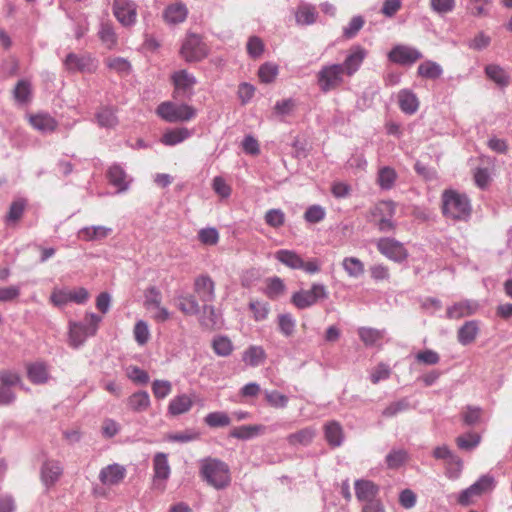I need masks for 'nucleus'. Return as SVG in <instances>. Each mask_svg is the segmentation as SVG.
I'll return each instance as SVG.
<instances>
[{
	"label": "nucleus",
	"instance_id": "5",
	"mask_svg": "<svg viewBox=\"0 0 512 512\" xmlns=\"http://www.w3.org/2000/svg\"><path fill=\"white\" fill-rule=\"evenodd\" d=\"M274 257L284 266L293 270H302L307 274H316L321 270V262L317 258L305 261L300 254L294 250L280 249L275 252Z\"/></svg>",
	"mask_w": 512,
	"mask_h": 512
},
{
	"label": "nucleus",
	"instance_id": "31",
	"mask_svg": "<svg viewBox=\"0 0 512 512\" xmlns=\"http://www.w3.org/2000/svg\"><path fill=\"white\" fill-rule=\"evenodd\" d=\"M479 325L475 320L466 321L458 330L457 339L461 345H469L476 339Z\"/></svg>",
	"mask_w": 512,
	"mask_h": 512
},
{
	"label": "nucleus",
	"instance_id": "51",
	"mask_svg": "<svg viewBox=\"0 0 512 512\" xmlns=\"http://www.w3.org/2000/svg\"><path fill=\"white\" fill-rule=\"evenodd\" d=\"M162 294L158 288L151 286L144 292V306L148 311H153L154 308L161 305Z\"/></svg>",
	"mask_w": 512,
	"mask_h": 512
},
{
	"label": "nucleus",
	"instance_id": "20",
	"mask_svg": "<svg viewBox=\"0 0 512 512\" xmlns=\"http://www.w3.org/2000/svg\"><path fill=\"white\" fill-rule=\"evenodd\" d=\"M126 476V468L114 463L103 467L99 473V480L105 486L120 484Z\"/></svg>",
	"mask_w": 512,
	"mask_h": 512
},
{
	"label": "nucleus",
	"instance_id": "40",
	"mask_svg": "<svg viewBox=\"0 0 512 512\" xmlns=\"http://www.w3.org/2000/svg\"><path fill=\"white\" fill-rule=\"evenodd\" d=\"M128 407L134 412L146 411L150 406V397L146 391L133 393L127 400Z\"/></svg>",
	"mask_w": 512,
	"mask_h": 512
},
{
	"label": "nucleus",
	"instance_id": "1",
	"mask_svg": "<svg viewBox=\"0 0 512 512\" xmlns=\"http://www.w3.org/2000/svg\"><path fill=\"white\" fill-rule=\"evenodd\" d=\"M367 55L368 51L364 47L353 45L342 64L323 65L316 75L319 89L323 93H328L340 87L345 76L352 77L360 69Z\"/></svg>",
	"mask_w": 512,
	"mask_h": 512
},
{
	"label": "nucleus",
	"instance_id": "15",
	"mask_svg": "<svg viewBox=\"0 0 512 512\" xmlns=\"http://www.w3.org/2000/svg\"><path fill=\"white\" fill-rule=\"evenodd\" d=\"M50 299L56 306H63L69 302L84 304L89 299V292L83 287L73 290L56 289L52 292Z\"/></svg>",
	"mask_w": 512,
	"mask_h": 512
},
{
	"label": "nucleus",
	"instance_id": "64",
	"mask_svg": "<svg viewBox=\"0 0 512 512\" xmlns=\"http://www.w3.org/2000/svg\"><path fill=\"white\" fill-rule=\"evenodd\" d=\"M172 391V384L167 380H154L152 392L157 399L166 398Z\"/></svg>",
	"mask_w": 512,
	"mask_h": 512
},
{
	"label": "nucleus",
	"instance_id": "49",
	"mask_svg": "<svg viewBox=\"0 0 512 512\" xmlns=\"http://www.w3.org/2000/svg\"><path fill=\"white\" fill-rule=\"evenodd\" d=\"M286 285L279 277H272L267 280L266 295L270 299H277L285 293Z\"/></svg>",
	"mask_w": 512,
	"mask_h": 512
},
{
	"label": "nucleus",
	"instance_id": "17",
	"mask_svg": "<svg viewBox=\"0 0 512 512\" xmlns=\"http://www.w3.org/2000/svg\"><path fill=\"white\" fill-rule=\"evenodd\" d=\"M20 382V376L16 372L10 370L0 372V405H10L15 401L16 396L11 387Z\"/></svg>",
	"mask_w": 512,
	"mask_h": 512
},
{
	"label": "nucleus",
	"instance_id": "16",
	"mask_svg": "<svg viewBox=\"0 0 512 512\" xmlns=\"http://www.w3.org/2000/svg\"><path fill=\"white\" fill-rule=\"evenodd\" d=\"M377 249L388 259L401 263L408 257V252L404 245L393 238H381L377 242Z\"/></svg>",
	"mask_w": 512,
	"mask_h": 512
},
{
	"label": "nucleus",
	"instance_id": "58",
	"mask_svg": "<svg viewBox=\"0 0 512 512\" xmlns=\"http://www.w3.org/2000/svg\"><path fill=\"white\" fill-rule=\"evenodd\" d=\"M410 408V403L407 398L400 399L398 401L392 402L389 404L383 411L382 415L384 417H394L398 413L404 412Z\"/></svg>",
	"mask_w": 512,
	"mask_h": 512
},
{
	"label": "nucleus",
	"instance_id": "24",
	"mask_svg": "<svg viewBox=\"0 0 512 512\" xmlns=\"http://www.w3.org/2000/svg\"><path fill=\"white\" fill-rule=\"evenodd\" d=\"M199 322L202 327L213 330L219 329L222 325L221 314L211 304H203Z\"/></svg>",
	"mask_w": 512,
	"mask_h": 512
},
{
	"label": "nucleus",
	"instance_id": "3",
	"mask_svg": "<svg viewBox=\"0 0 512 512\" xmlns=\"http://www.w3.org/2000/svg\"><path fill=\"white\" fill-rule=\"evenodd\" d=\"M200 473L202 478L215 489H224L231 482L229 467L219 460H203Z\"/></svg>",
	"mask_w": 512,
	"mask_h": 512
},
{
	"label": "nucleus",
	"instance_id": "14",
	"mask_svg": "<svg viewBox=\"0 0 512 512\" xmlns=\"http://www.w3.org/2000/svg\"><path fill=\"white\" fill-rule=\"evenodd\" d=\"M153 481L152 489L158 492H163L166 488V481L168 480L171 470L167 460V455L164 453H157L153 460Z\"/></svg>",
	"mask_w": 512,
	"mask_h": 512
},
{
	"label": "nucleus",
	"instance_id": "34",
	"mask_svg": "<svg viewBox=\"0 0 512 512\" xmlns=\"http://www.w3.org/2000/svg\"><path fill=\"white\" fill-rule=\"evenodd\" d=\"M316 435L312 427L303 428L287 437V444L290 446H308Z\"/></svg>",
	"mask_w": 512,
	"mask_h": 512
},
{
	"label": "nucleus",
	"instance_id": "7",
	"mask_svg": "<svg viewBox=\"0 0 512 512\" xmlns=\"http://www.w3.org/2000/svg\"><path fill=\"white\" fill-rule=\"evenodd\" d=\"M396 213L395 203L393 201H381L370 210L371 219L381 232H389L395 228L393 221Z\"/></svg>",
	"mask_w": 512,
	"mask_h": 512
},
{
	"label": "nucleus",
	"instance_id": "38",
	"mask_svg": "<svg viewBox=\"0 0 512 512\" xmlns=\"http://www.w3.org/2000/svg\"><path fill=\"white\" fill-rule=\"evenodd\" d=\"M266 358V353L261 346H250L248 347L242 356L243 362L251 367H257L261 365Z\"/></svg>",
	"mask_w": 512,
	"mask_h": 512
},
{
	"label": "nucleus",
	"instance_id": "55",
	"mask_svg": "<svg viewBox=\"0 0 512 512\" xmlns=\"http://www.w3.org/2000/svg\"><path fill=\"white\" fill-rule=\"evenodd\" d=\"M456 0H430V8L436 14L443 16L454 11Z\"/></svg>",
	"mask_w": 512,
	"mask_h": 512
},
{
	"label": "nucleus",
	"instance_id": "12",
	"mask_svg": "<svg viewBox=\"0 0 512 512\" xmlns=\"http://www.w3.org/2000/svg\"><path fill=\"white\" fill-rule=\"evenodd\" d=\"M65 69L70 73H93L97 69L96 60L88 53H69L63 61Z\"/></svg>",
	"mask_w": 512,
	"mask_h": 512
},
{
	"label": "nucleus",
	"instance_id": "2",
	"mask_svg": "<svg viewBox=\"0 0 512 512\" xmlns=\"http://www.w3.org/2000/svg\"><path fill=\"white\" fill-rule=\"evenodd\" d=\"M442 212L447 218L465 221L471 215V204L465 194L446 190L442 194Z\"/></svg>",
	"mask_w": 512,
	"mask_h": 512
},
{
	"label": "nucleus",
	"instance_id": "46",
	"mask_svg": "<svg viewBox=\"0 0 512 512\" xmlns=\"http://www.w3.org/2000/svg\"><path fill=\"white\" fill-rule=\"evenodd\" d=\"M325 437L332 446H340L343 440L342 427L337 422H330L325 426Z\"/></svg>",
	"mask_w": 512,
	"mask_h": 512
},
{
	"label": "nucleus",
	"instance_id": "63",
	"mask_svg": "<svg viewBox=\"0 0 512 512\" xmlns=\"http://www.w3.org/2000/svg\"><path fill=\"white\" fill-rule=\"evenodd\" d=\"M264 219L267 225L279 228L285 222V214L281 209H270L265 213Z\"/></svg>",
	"mask_w": 512,
	"mask_h": 512
},
{
	"label": "nucleus",
	"instance_id": "41",
	"mask_svg": "<svg viewBox=\"0 0 512 512\" xmlns=\"http://www.w3.org/2000/svg\"><path fill=\"white\" fill-rule=\"evenodd\" d=\"M486 76L501 87H506L509 84L508 73L499 65L489 64L485 67Z\"/></svg>",
	"mask_w": 512,
	"mask_h": 512
},
{
	"label": "nucleus",
	"instance_id": "13",
	"mask_svg": "<svg viewBox=\"0 0 512 512\" xmlns=\"http://www.w3.org/2000/svg\"><path fill=\"white\" fill-rule=\"evenodd\" d=\"M422 58L423 55L418 49L403 44L395 45L388 53L391 62L402 66L413 65Z\"/></svg>",
	"mask_w": 512,
	"mask_h": 512
},
{
	"label": "nucleus",
	"instance_id": "35",
	"mask_svg": "<svg viewBox=\"0 0 512 512\" xmlns=\"http://www.w3.org/2000/svg\"><path fill=\"white\" fill-rule=\"evenodd\" d=\"M62 474V467L59 462L47 461L41 470L42 481L46 486L53 485Z\"/></svg>",
	"mask_w": 512,
	"mask_h": 512
},
{
	"label": "nucleus",
	"instance_id": "4",
	"mask_svg": "<svg viewBox=\"0 0 512 512\" xmlns=\"http://www.w3.org/2000/svg\"><path fill=\"white\" fill-rule=\"evenodd\" d=\"M102 318L95 313H87L84 322H73L69 325V344L73 348H79L86 339L94 336L98 330Z\"/></svg>",
	"mask_w": 512,
	"mask_h": 512
},
{
	"label": "nucleus",
	"instance_id": "56",
	"mask_svg": "<svg viewBox=\"0 0 512 512\" xmlns=\"http://www.w3.org/2000/svg\"><path fill=\"white\" fill-rule=\"evenodd\" d=\"M99 37L101 41L108 47L112 48L117 43L116 33L109 23H102L99 30Z\"/></svg>",
	"mask_w": 512,
	"mask_h": 512
},
{
	"label": "nucleus",
	"instance_id": "47",
	"mask_svg": "<svg viewBox=\"0 0 512 512\" xmlns=\"http://www.w3.org/2000/svg\"><path fill=\"white\" fill-rule=\"evenodd\" d=\"M26 200L23 198H19L15 201H13L9 207V211L6 215L5 221L7 224L16 223L21 219L23 216L25 207H26Z\"/></svg>",
	"mask_w": 512,
	"mask_h": 512
},
{
	"label": "nucleus",
	"instance_id": "6",
	"mask_svg": "<svg viewBox=\"0 0 512 512\" xmlns=\"http://www.w3.org/2000/svg\"><path fill=\"white\" fill-rule=\"evenodd\" d=\"M156 113L161 119L169 123L187 122L197 115L194 107L184 103L176 104L171 101L159 104Z\"/></svg>",
	"mask_w": 512,
	"mask_h": 512
},
{
	"label": "nucleus",
	"instance_id": "21",
	"mask_svg": "<svg viewBox=\"0 0 512 512\" xmlns=\"http://www.w3.org/2000/svg\"><path fill=\"white\" fill-rule=\"evenodd\" d=\"M434 457L442 459L446 467V474L449 478H457L462 470L461 459L452 450H434Z\"/></svg>",
	"mask_w": 512,
	"mask_h": 512
},
{
	"label": "nucleus",
	"instance_id": "19",
	"mask_svg": "<svg viewBox=\"0 0 512 512\" xmlns=\"http://www.w3.org/2000/svg\"><path fill=\"white\" fill-rule=\"evenodd\" d=\"M193 291L196 299L203 304L212 303L216 298L215 282L207 274H202L195 278Z\"/></svg>",
	"mask_w": 512,
	"mask_h": 512
},
{
	"label": "nucleus",
	"instance_id": "25",
	"mask_svg": "<svg viewBox=\"0 0 512 512\" xmlns=\"http://www.w3.org/2000/svg\"><path fill=\"white\" fill-rule=\"evenodd\" d=\"M112 228L103 225L86 226L79 230L78 238L83 241H101L112 233Z\"/></svg>",
	"mask_w": 512,
	"mask_h": 512
},
{
	"label": "nucleus",
	"instance_id": "29",
	"mask_svg": "<svg viewBox=\"0 0 512 512\" xmlns=\"http://www.w3.org/2000/svg\"><path fill=\"white\" fill-rule=\"evenodd\" d=\"M477 308L478 304L475 301H461L447 309V317L450 319H460L474 314Z\"/></svg>",
	"mask_w": 512,
	"mask_h": 512
},
{
	"label": "nucleus",
	"instance_id": "37",
	"mask_svg": "<svg viewBox=\"0 0 512 512\" xmlns=\"http://www.w3.org/2000/svg\"><path fill=\"white\" fill-rule=\"evenodd\" d=\"M265 430L263 425H243L235 427L230 435L237 439L248 440L257 437Z\"/></svg>",
	"mask_w": 512,
	"mask_h": 512
},
{
	"label": "nucleus",
	"instance_id": "44",
	"mask_svg": "<svg viewBox=\"0 0 512 512\" xmlns=\"http://www.w3.org/2000/svg\"><path fill=\"white\" fill-rule=\"evenodd\" d=\"M204 422L210 428H221L231 424V418L226 412L216 411L207 414L204 418Z\"/></svg>",
	"mask_w": 512,
	"mask_h": 512
},
{
	"label": "nucleus",
	"instance_id": "42",
	"mask_svg": "<svg viewBox=\"0 0 512 512\" xmlns=\"http://www.w3.org/2000/svg\"><path fill=\"white\" fill-rule=\"evenodd\" d=\"M192 400L189 396L182 394L173 398L168 406V412L177 416L188 412L192 407Z\"/></svg>",
	"mask_w": 512,
	"mask_h": 512
},
{
	"label": "nucleus",
	"instance_id": "50",
	"mask_svg": "<svg viewBox=\"0 0 512 512\" xmlns=\"http://www.w3.org/2000/svg\"><path fill=\"white\" fill-rule=\"evenodd\" d=\"M212 348L218 356L227 357L233 351V344L226 336H217L212 341Z\"/></svg>",
	"mask_w": 512,
	"mask_h": 512
},
{
	"label": "nucleus",
	"instance_id": "48",
	"mask_svg": "<svg viewBox=\"0 0 512 512\" xmlns=\"http://www.w3.org/2000/svg\"><path fill=\"white\" fill-rule=\"evenodd\" d=\"M442 72L441 66L433 61H425L418 66V74L423 78L437 79Z\"/></svg>",
	"mask_w": 512,
	"mask_h": 512
},
{
	"label": "nucleus",
	"instance_id": "8",
	"mask_svg": "<svg viewBox=\"0 0 512 512\" xmlns=\"http://www.w3.org/2000/svg\"><path fill=\"white\" fill-rule=\"evenodd\" d=\"M328 290L325 285L313 283L308 290H300L295 292L291 297V303L298 309H307L319 301L328 298Z\"/></svg>",
	"mask_w": 512,
	"mask_h": 512
},
{
	"label": "nucleus",
	"instance_id": "27",
	"mask_svg": "<svg viewBox=\"0 0 512 512\" xmlns=\"http://www.w3.org/2000/svg\"><path fill=\"white\" fill-rule=\"evenodd\" d=\"M27 376L33 384H45L49 380V370L47 364L42 361L28 364Z\"/></svg>",
	"mask_w": 512,
	"mask_h": 512
},
{
	"label": "nucleus",
	"instance_id": "9",
	"mask_svg": "<svg viewBox=\"0 0 512 512\" xmlns=\"http://www.w3.org/2000/svg\"><path fill=\"white\" fill-rule=\"evenodd\" d=\"M180 54L187 62H198L208 55V47L199 35L189 33L182 43Z\"/></svg>",
	"mask_w": 512,
	"mask_h": 512
},
{
	"label": "nucleus",
	"instance_id": "60",
	"mask_svg": "<svg viewBox=\"0 0 512 512\" xmlns=\"http://www.w3.org/2000/svg\"><path fill=\"white\" fill-rule=\"evenodd\" d=\"M415 361L424 365H436L440 362V355L432 349H425L415 354Z\"/></svg>",
	"mask_w": 512,
	"mask_h": 512
},
{
	"label": "nucleus",
	"instance_id": "18",
	"mask_svg": "<svg viewBox=\"0 0 512 512\" xmlns=\"http://www.w3.org/2000/svg\"><path fill=\"white\" fill-rule=\"evenodd\" d=\"M113 13L123 26H132L137 19V4L132 0H114Z\"/></svg>",
	"mask_w": 512,
	"mask_h": 512
},
{
	"label": "nucleus",
	"instance_id": "22",
	"mask_svg": "<svg viewBox=\"0 0 512 512\" xmlns=\"http://www.w3.org/2000/svg\"><path fill=\"white\" fill-rule=\"evenodd\" d=\"M355 495L361 502H380L376 500L379 493V486L370 480L358 479L354 483Z\"/></svg>",
	"mask_w": 512,
	"mask_h": 512
},
{
	"label": "nucleus",
	"instance_id": "26",
	"mask_svg": "<svg viewBox=\"0 0 512 512\" xmlns=\"http://www.w3.org/2000/svg\"><path fill=\"white\" fill-rule=\"evenodd\" d=\"M188 16V9L185 4L178 2L170 4L163 12V18L166 23L175 25L182 23Z\"/></svg>",
	"mask_w": 512,
	"mask_h": 512
},
{
	"label": "nucleus",
	"instance_id": "43",
	"mask_svg": "<svg viewBox=\"0 0 512 512\" xmlns=\"http://www.w3.org/2000/svg\"><path fill=\"white\" fill-rule=\"evenodd\" d=\"M397 179L395 169L390 166L381 167L377 174V183L383 190H390Z\"/></svg>",
	"mask_w": 512,
	"mask_h": 512
},
{
	"label": "nucleus",
	"instance_id": "39",
	"mask_svg": "<svg viewBox=\"0 0 512 512\" xmlns=\"http://www.w3.org/2000/svg\"><path fill=\"white\" fill-rule=\"evenodd\" d=\"M178 308L186 315H197L201 311V307L193 294L182 295L178 297Z\"/></svg>",
	"mask_w": 512,
	"mask_h": 512
},
{
	"label": "nucleus",
	"instance_id": "36",
	"mask_svg": "<svg viewBox=\"0 0 512 512\" xmlns=\"http://www.w3.org/2000/svg\"><path fill=\"white\" fill-rule=\"evenodd\" d=\"M318 13L310 4H301L295 12L296 23L299 25H312L316 22Z\"/></svg>",
	"mask_w": 512,
	"mask_h": 512
},
{
	"label": "nucleus",
	"instance_id": "52",
	"mask_svg": "<svg viewBox=\"0 0 512 512\" xmlns=\"http://www.w3.org/2000/svg\"><path fill=\"white\" fill-rule=\"evenodd\" d=\"M358 335L366 346H373L383 338V332L374 328L362 327Z\"/></svg>",
	"mask_w": 512,
	"mask_h": 512
},
{
	"label": "nucleus",
	"instance_id": "23",
	"mask_svg": "<svg viewBox=\"0 0 512 512\" xmlns=\"http://www.w3.org/2000/svg\"><path fill=\"white\" fill-rule=\"evenodd\" d=\"M107 177L110 184L116 187L118 192L128 190L131 183V179L119 164H114L108 169Z\"/></svg>",
	"mask_w": 512,
	"mask_h": 512
},
{
	"label": "nucleus",
	"instance_id": "62",
	"mask_svg": "<svg viewBox=\"0 0 512 512\" xmlns=\"http://www.w3.org/2000/svg\"><path fill=\"white\" fill-rule=\"evenodd\" d=\"M126 376L136 384L145 385L149 382L148 373L137 366L127 367Z\"/></svg>",
	"mask_w": 512,
	"mask_h": 512
},
{
	"label": "nucleus",
	"instance_id": "30",
	"mask_svg": "<svg viewBox=\"0 0 512 512\" xmlns=\"http://www.w3.org/2000/svg\"><path fill=\"white\" fill-rule=\"evenodd\" d=\"M29 122L34 129L42 132H53L57 127L56 120L46 113H38L29 117Z\"/></svg>",
	"mask_w": 512,
	"mask_h": 512
},
{
	"label": "nucleus",
	"instance_id": "33",
	"mask_svg": "<svg viewBox=\"0 0 512 512\" xmlns=\"http://www.w3.org/2000/svg\"><path fill=\"white\" fill-rule=\"evenodd\" d=\"M192 132L185 127L175 128L167 130L161 137V143L166 146H174L177 145L189 137H191Z\"/></svg>",
	"mask_w": 512,
	"mask_h": 512
},
{
	"label": "nucleus",
	"instance_id": "11",
	"mask_svg": "<svg viewBox=\"0 0 512 512\" xmlns=\"http://www.w3.org/2000/svg\"><path fill=\"white\" fill-rule=\"evenodd\" d=\"M171 81L174 86V99H190L194 94V86L197 83L193 74L187 70H179L171 75Z\"/></svg>",
	"mask_w": 512,
	"mask_h": 512
},
{
	"label": "nucleus",
	"instance_id": "57",
	"mask_svg": "<svg viewBox=\"0 0 512 512\" xmlns=\"http://www.w3.org/2000/svg\"><path fill=\"white\" fill-rule=\"evenodd\" d=\"M278 326L284 336L290 337L295 331L296 321L291 314H281L278 317Z\"/></svg>",
	"mask_w": 512,
	"mask_h": 512
},
{
	"label": "nucleus",
	"instance_id": "45",
	"mask_svg": "<svg viewBox=\"0 0 512 512\" xmlns=\"http://www.w3.org/2000/svg\"><path fill=\"white\" fill-rule=\"evenodd\" d=\"M343 269L353 278H358L364 274V264L356 257H346L342 262Z\"/></svg>",
	"mask_w": 512,
	"mask_h": 512
},
{
	"label": "nucleus",
	"instance_id": "32",
	"mask_svg": "<svg viewBox=\"0 0 512 512\" xmlns=\"http://www.w3.org/2000/svg\"><path fill=\"white\" fill-rule=\"evenodd\" d=\"M96 121L100 127L112 129L118 125V118L115 109L110 106L100 107L95 115Z\"/></svg>",
	"mask_w": 512,
	"mask_h": 512
},
{
	"label": "nucleus",
	"instance_id": "54",
	"mask_svg": "<svg viewBox=\"0 0 512 512\" xmlns=\"http://www.w3.org/2000/svg\"><path fill=\"white\" fill-rule=\"evenodd\" d=\"M264 396L267 403L274 408H285L288 404V397L277 390H265Z\"/></svg>",
	"mask_w": 512,
	"mask_h": 512
},
{
	"label": "nucleus",
	"instance_id": "61",
	"mask_svg": "<svg viewBox=\"0 0 512 512\" xmlns=\"http://www.w3.org/2000/svg\"><path fill=\"white\" fill-rule=\"evenodd\" d=\"M364 24L365 20L362 16H354L348 25L343 28V36L347 39L354 38Z\"/></svg>",
	"mask_w": 512,
	"mask_h": 512
},
{
	"label": "nucleus",
	"instance_id": "59",
	"mask_svg": "<svg viewBox=\"0 0 512 512\" xmlns=\"http://www.w3.org/2000/svg\"><path fill=\"white\" fill-rule=\"evenodd\" d=\"M133 334H134L135 341L139 345H141V346L145 345L150 338V331H149L148 324L144 320L137 321L134 326V329H133Z\"/></svg>",
	"mask_w": 512,
	"mask_h": 512
},
{
	"label": "nucleus",
	"instance_id": "53",
	"mask_svg": "<svg viewBox=\"0 0 512 512\" xmlns=\"http://www.w3.org/2000/svg\"><path fill=\"white\" fill-rule=\"evenodd\" d=\"M326 216L325 209L320 205L309 206L304 213V220L310 224H317L324 220Z\"/></svg>",
	"mask_w": 512,
	"mask_h": 512
},
{
	"label": "nucleus",
	"instance_id": "28",
	"mask_svg": "<svg viewBox=\"0 0 512 512\" xmlns=\"http://www.w3.org/2000/svg\"><path fill=\"white\" fill-rule=\"evenodd\" d=\"M398 104L401 111L405 114L412 115L419 108V100L415 93L411 90L403 89L398 93Z\"/></svg>",
	"mask_w": 512,
	"mask_h": 512
},
{
	"label": "nucleus",
	"instance_id": "10",
	"mask_svg": "<svg viewBox=\"0 0 512 512\" xmlns=\"http://www.w3.org/2000/svg\"><path fill=\"white\" fill-rule=\"evenodd\" d=\"M494 487V478L490 475H483L459 494L458 502L463 506L470 505L476 498L491 492Z\"/></svg>",
	"mask_w": 512,
	"mask_h": 512
}]
</instances>
